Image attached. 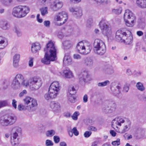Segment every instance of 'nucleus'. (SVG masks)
Segmentation results:
<instances>
[{
  "label": "nucleus",
  "mask_w": 146,
  "mask_h": 146,
  "mask_svg": "<svg viewBox=\"0 0 146 146\" xmlns=\"http://www.w3.org/2000/svg\"><path fill=\"white\" fill-rule=\"evenodd\" d=\"M42 84L41 79L38 76L31 77L28 82H26L23 76L21 74H18L13 80L11 86L15 89H18L22 86L26 87L29 86L31 90L35 91L39 89Z\"/></svg>",
  "instance_id": "obj_1"
},
{
  "label": "nucleus",
  "mask_w": 146,
  "mask_h": 146,
  "mask_svg": "<svg viewBox=\"0 0 146 146\" xmlns=\"http://www.w3.org/2000/svg\"><path fill=\"white\" fill-rule=\"evenodd\" d=\"M45 54L41 62L46 64H49L50 61H54L56 59V49L54 43L52 40L49 41L44 49Z\"/></svg>",
  "instance_id": "obj_2"
},
{
  "label": "nucleus",
  "mask_w": 146,
  "mask_h": 146,
  "mask_svg": "<svg viewBox=\"0 0 146 146\" xmlns=\"http://www.w3.org/2000/svg\"><path fill=\"white\" fill-rule=\"evenodd\" d=\"M24 105L19 104L18 106L17 109L20 111L26 110L29 111H35L38 108V103L36 100L31 98L27 97L24 99Z\"/></svg>",
  "instance_id": "obj_3"
},
{
  "label": "nucleus",
  "mask_w": 146,
  "mask_h": 146,
  "mask_svg": "<svg viewBox=\"0 0 146 146\" xmlns=\"http://www.w3.org/2000/svg\"><path fill=\"white\" fill-rule=\"evenodd\" d=\"M30 8L26 6L19 5L13 8L12 15L15 17L21 18L25 17L29 12Z\"/></svg>",
  "instance_id": "obj_4"
},
{
  "label": "nucleus",
  "mask_w": 146,
  "mask_h": 146,
  "mask_svg": "<svg viewBox=\"0 0 146 146\" xmlns=\"http://www.w3.org/2000/svg\"><path fill=\"white\" fill-rule=\"evenodd\" d=\"M116 107V104L113 102L107 101L102 106V110L106 113H110L114 112Z\"/></svg>",
  "instance_id": "obj_5"
},
{
  "label": "nucleus",
  "mask_w": 146,
  "mask_h": 146,
  "mask_svg": "<svg viewBox=\"0 0 146 146\" xmlns=\"http://www.w3.org/2000/svg\"><path fill=\"white\" fill-rule=\"evenodd\" d=\"M76 48L78 52L79 53L86 54L89 53L91 49V48L90 46L85 48L82 42H80L78 43L76 46Z\"/></svg>",
  "instance_id": "obj_6"
},
{
  "label": "nucleus",
  "mask_w": 146,
  "mask_h": 146,
  "mask_svg": "<svg viewBox=\"0 0 146 146\" xmlns=\"http://www.w3.org/2000/svg\"><path fill=\"white\" fill-rule=\"evenodd\" d=\"M100 28L103 34L107 36H109L111 33L110 28L106 23L100 21L99 24Z\"/></svg>",
  "instance_id": "obj_7"
},
{
  "label": "nucleus",
  "mask_w": 146,
  "mask_h": 146,
  "mask_svg": "<svg viewBox=\"0 0 146 146\" xmlns=\"http://www.w3.org/2000/svg\"><path fill=\"white\" fill-rule=\"evenodd\" d=\"M127 34L121 30H118L116 33L115 38L119 42H123L127 37Z\"/></svg>",
  "instance_id": "obj_8"
},
{
  "label": "nucleus",
  "mask_w": 146,
  "mask_h": 146,
  "mask_svg": "<svg viewBox=\"0 0 146 146\" xmlns=\"http://www.w3.org/2000/svg\"><path fill=\"white\" fill-rule=\"evenodd\" d=\"M60 89L59 84L57 81L53 82L50 86L49 88L50 91L56 94L57 95L58 94V92Z\"/></svg>",
  "instance_id": "obj_9"
},
{
  "label": "nucleus",
  "mask_w": 146,
  "mask_h": 146,
  "mask_svg": "<svg viewBox=\"0 0 146 146\" xmlns=\"http://www.w3.org/2000/svg\"><path fill=\"white\" fill-rule=\"evenodd\" d=\"M68 19L67 14L64 11H62L58 13L56 19L57 21H62V22L60 23V25L64 24Z\"/></svg>",
  "instance_id": "obj_10"
},
{
  "label": "nucleus",
  "mask_w": 146,
  "mask_h": 146,
  "mask_svg": "<svg viewBox=\"0 0 146 146\" xmlns=\"http://www.w3.org/2000/svg\"><path fill=\"white\" fill-rule=\"evenodd\" d=\"M89 77L87 72L84 71L79 76V82L80 83H85L89 80Z\"/></svg>",
  "instance_id": "obj_11"
},
{
  "label": "nucleus",
  "mask_w": 146,
  "mask_h": 146,
  "mask_svg": "<svg viewBox=\"0 0 146 146\" xmlns=\"http://www.w3.org/2000/svg\"><path fill=\"white\" fill-rule=\"evenodd\" d=\"M69 11L72 13L74 16L77 17H80L82 15V10L79 7H70L69 8Z\"/></svg>",
  "instance_id": "obj_12"
},
{
  "label": "nucleus",
  "mask_w": 146,
  "mask_h": 146,
  "mask_svg": "<svg viewBox=\"0 0 146 146\" xmlns=\"http://www.w3.org/2000/svg\"><path fill=\"white\" fill-rule=\"evenodd\" d=\"M63 5V3L59 0H55L51 6L53 11H57L60 9Z\"/></svg>",
  "instance_id": "obj_13"
},
{
  "label": "nucleus",
  "mask_w": 146,
  "mask_h": 146,
  "mask_svg": "<svg viewBox=\"0 0 146 146\" xmlns=\"http://www.w3.org/2000/svg\"><path fill=\"white\" fill-rule=\"evenodd\" d=\"M11 139H16L18 136V133H21V129L19 127L16 126L13 127L11 130Z\"/></svg>",
  "instance_id": "obj_14"
},
{
  "label": "nucleus",
  "mask_w": 146,
  "mask_h": 146,
  "mask_svg": "<svg viewBox=\"0 0 146 146\" xmlns=\"http://www.w3.org/2000/svg\"><path fill=\"white\" fill-rule=\"evenodd\" d=\"M105 46L106 45L104 43L102 40L98 39H96L94 40L93 44V50H94L96 49H98L101 47Z\"/></svg>",
  "instance_id": "obj_15"
},
{
  "label": "nucleus",
  "mask_w": 146,
  "mask_h": 146,
  "mask_svg": "<svg viewBox=\"0 0 146 146\" xmlns=\"http://www.w3.org/2000/svg\"><path fill=\"white\" fill-rule=\"evenodd\" d=\"M50 106L53 111L56 112H58L60 111V106L59 103L53 101L50 103Z\"/></svg>",
  "instance_id": "obj_16"
},
{
  "label": "nucleus",
  "mask_w": 146,
  "mask_h": 146,
  "mask_svg": "<svg viewBox=\"0 0 146 146\" xmlns=\"http://www.w3.org/2000/svg\"><path fill=\"white\" fill-rule=\"evenodd\" d=\"M124 19L127 18L128 20H131L132 17L134 18V20L136 21V17L134 14L129 10L127 9L125 10V13L124 15Z\"/></svg>",
  "instance_id": "obj_17"
},
{
  "label": "nucleus",
  "mask_w": 146,
  "mask_h": 146,
  "mask_svg": "<svg viewBox=\"0 0 146 146\" xmlns=\"http://www.w3.org/2000/svg\"><path fill=\"white\" fill-rule=\"evenodd\" d=\"M7 118L8 126L14 124L17 120V117L14 115H7Z\"/></svg>",
  "instance_id": "obj_18"
},
{
  "label": "nucleus",
  "mask_w": 146,
  "mask_h": 146,
  "mask_svg": "<svg viewBox=\"0 0 146 146\" xmlns=\"http://www.w3.org/2000/svg\"><path fill=\"white\" fill-rule=\"evenodd\" d=\"M144 131L141 128H138L136 131L135 136L137 139L141 138L144 135Z\"/></svg>",
  "instance_id": "obj_19"
},
{
  "label": "nucleus",
  "mask_w": 146,
  "mask_h": 146,
  "mask_svg": "<svg viewBox=\"0 0 146 146\" xmlns=\"http://www.w3.org/2000/svg\"><path fill=\"white\" fill-rule=\"evenodd\" d=\"M7 115L1 116L0 118V124L3 127L8 126L7 122Z\"/></svg>",
  "instance_id": "obj_20"
},
{
  "label": "nucleus",
  "mask_w": 146,
  "mask_h": 146,
  "mask_svg": "<svg viewBox=\"0 0 146 146\" xmlns=\"http://www.w3.org/2000/svg\"><path fill=\"white\" fill-rule=\"evenodd\" d=\"M84 64L88 67H92L94 65L93 60L91 58H87L84 60Z\"/></svg>",
  "instance_id": "obj_21"
},
{
  "label": "nucleus",
  "mask_w": 146,
  "mask_h": 146,
  "mask_svg": "<svg viewBox=\"0 0 146 146\" xmlns=\"http://www.w3.org/2000/svg\"><path fill=\"white\" fill-rule=\"evenodd\" d=\"M57 96L56 94L50 91L48 89V93L46 94L44 96V97L46 100H48L55 98Z\"/></svg>",
  "instance_id": "obj_22"
},
{
  "label": "nucleus",
  "mask_w": 146,
  "mask_h": 146,
  "mask_svg": "<svg viewBox=\"0 0 146 146\" xmlns=\"http://www.w3.org/2000/svg\"><path fill=\"white\" fill-rule=\"evenodd\" d=\"M106 46H104L101 47V48L94 50V53L97 54L102 55L105 53L106 52Z\"/></svg>",
  "instance_id": "obj_23"
},
{
  "label": "nucleus",
  "mask_w": 146,
  "mask_h": 146,
  "mask_svg": "<svg viewBox=\"0 0 146 146\" xmlns=\"http://www.w3.org/2000/svg\"><path fill=\"white\" fill-rule=\"evenodd\" d=\"M131 20H128L126 19H124L126 25L129 27H132L136 23V21L134 20V18L132 17Z\"/></svg>",
  "instance_id": "obj_24"
},
{
  "label": "nucleus",
  "mask_w": 146,
  "mask_h": 146,
  "mask_svg": "<svg viewBox=\"0 0 146 146\" xmlns=\"http://www.w3.org/2000/svg\"><path fill=\"white\" fill-rule=\"evenodd\" d=\"M20 58V55L19 54H15L13 57V65L15 68L18 66V63Z\"/></svg>",
  "instance_id": "obj_25"
},
{
  "label": "nucleus",
  "mask_w": 146,
  "mask_h": 146,
  "mask_svg": "<svg viewBox=\"0 0 146 146\" xmlns=\"http://www.w3.org/2000/svg\"><path fill=\"white\" fill-rule=\"evenodd\" d=\"M0 27L3 30H7L9 29V24L7 21H2L0 22Z\"/></svg>",
  "instance_id": "obj_26"
},
{
  "label": "nucleus",
  "mask_w": 146,
  "mask_h": 146,
  "mask_svg": "<svg viewBox=\"0 0 146 146\" xmlns=\"http://www.w3.org/2000/svg\"><path fill=\"white\" fill-rule=\"evenodd\" d=\"M72 60L69 54L66 53L63 59V63L66 64H69L71 62Z\"/></svg>",
  "instance_id": "obj_27"
},
{
  "label": "nucleus",
  "mask_w": 146,
  "mask_h": 146,
  "mask_svg": "<svg viewBox=\"0 0 146 146\" xmlns=\"http://www.w3.org/2000/svg\"><path fill=\"white\" fill-rule=\"evenodd\" d=\"M136 3L137 6L140 8H146V0H136Z\"/></svg>",
  "instance_id": "obj_28"
},
{
  "label": "nucleus",
  "mask_w": 146,
  "mask_h": 146,
  "mask_svg": "<svg viewBox=\"0 0 146 146\" xmlns=\"http://www.w3.org/2000/svg\"><path fill=\"white\" fill-rule=\"evenodd\" d=\"M63 73L65 77L66 78H71L74 76L72 72L69 69L64 70Z\"/></svg>",
  "instance_id": "obj_29"
},
{
  "label": "nucleus",
  "mask_w": 146,
  "mask_h": 146,
  "mask_svg": "<svg viewBox=\"0 0 146 146\" xmlns=\"http://www.w3.org/2000/svg\"><path fill=\"white\" fill-rule=\"evenodd\" d=\"M63 45L64 49L67 50L70 49L72 46V42L69 40H66L63 43Z\"/></svg>",
  "instance_id": "obj_30"
},
{
  "label": "nucleus",
  "mask_w": 146,
  "mask_h": 146,
  "mask_svg": "<svg viewBox=\"0 0 146 146\" xmlns=\"http://www.w3.org/2000/svg\"><path fill=\"white\" fill-rule=\"evenodd\" d=\"M40 46L38 43H36L32 44L31 46V51L33 53H36L38 50H40Z\"/></svg>",
  "instance_id": "obj_31"
},
{
  "label": "nucleus",
  "mask_w": 146,
  "mask_h": 146,
  "mask_svg": "<svg viewBox=\"0 0 146 146\" xmlns=\"http://www.w3.org/2000/svg\"><path fill=\"white\" fill-rule=\"evenodd\" d=\"M126 121L127 122V125L124 127L123 129L121 131V133H124L127 131L130 127L131 125L130 121L128 119H126Z\"/></svg>",
  "instance_id": "obj_32"
},
{
  "label": "nucleus",
  "mask_w": 146,
  "mask_h": 146,
  "mask_svg": "<svg viewBox=\"0 0 146 146\" xmlns=\"http://www.w3.org/2000/svg\"><path fill=\"white\" fill-rule=\"evenodd\" d=\"M124 39V40H123V42L126 43L127 44H130L132 42L133 37L132 36L130 35L128 36V35L127 34V37Z\"/></svg>",
  "instance_id": "obj_33"
},
{
  "label": "nucleus",
  "mask_w": 146,
  "mask_h": 146,
  "mask_svg": "<svg viewBox=\"0 0 146 146\" xmlns=\"http://www.w3.org/2000/svg\"><path fill=\"white\" fill-rule=\"evenodd\" d=\"M7 45V43L2 37L0 36V49L4 48Z\"/></svg>",
  "instance_id": "obj_34"
},
{
  "label": "nucleus",
  "mask_w": 146,
  "mask_h": 146,
  "mask_svg": "<svg viewBox=\"0 0 146 146\" xmlns=\"http://www.w3.org/2000/svg\"><path fill=\"white\" fill-rule=\"evenodd\" d=\"M136 86L137 89L141 91H143L145 90V88L143 84L141 82H137L136 84Z\"/></svg>",
  "instance_id": "obj_35"
},
{
  "label": "nucleus",
  "mask_w": 146,
  "mask_h": 146,
  "mask_svg": "<svg viewBox=\"0 0 146 146\" xmlns=\"http://www.w3.org/2000/svg\"><path fill=\"white\" fill-rule=\"evenodd\" d=\"M13 31L16 34L17 36L20 37L22 35V32L21 29L18 27L15 26L14 28Z\"/></svg>",
  "instance_id": "obj_36"
},
{
  "label": "nucleus",
  "mask_w": 146,
  "mask_h": 146,
  "mask_svg": "<svg viewBox=\"0 0 146 146\" xmlns=\"http://www.w3.org/2000/svg\"><path fill=\"white\" fill-rule=\"evenodd\" d=\"M116 89L114 90L113 87H111L110 88L111 90L113 92V94L115 95L119 94L120 92L119 89L120 88V87L117 86L116 87Z\"/></svg>",
  "instance_id": "obj_37"
},
{
  "label": "nucleus",
  "mask_w": 146,
  "mask_h": 146,
  "mask_svg": "<svg viewBox=\"0 0 146 146\" xmlns=\"http://www.w3.org/2000/svg\"><path fill=\"white\" fill-rule=\"evenodd\" d=\"M12 0H0L2 4L5 6H9L11 4Z\"/></svg>",
  "instance_id": "obj_38"
},
{
  "label": "nucleus",
  "mask_w": 146,
  "mask_h": 146,
  "mask_svg": "<svg viewBox=\"0 0 146 146\" xmlns=\"http://www.w3.org/2000/svg\"><path fill=\"white\" fill-rule=\"evenodd\" d=\"M110 83V81L106 80L103 82L98 83L97 85L99 87H103L109 84Z\"/></svg>",
  "instance_id": "obj_39"
},
{
  "label": "nucleus",
  "mask_w": 146,
  "mask_h": 146,
  "mask_svg": "<svg viewBox=\"0 0 146 146\" xmlns=\"http://www.w3.org/2000/svg\"><path fill=\"white\" fill-rule=\"evenodd\" d=\"M40 11L41 15L43 16L45 15L48 13V8L47 7L40 8Z\"/></svg>",
  "instance_id": "obj_40"
},
{
  "label": "nucleus",
  "mask_w": 146,
  "mask_h": 146,
  "mask_svg": "<svg viewBox=\"0 0 146 146\" xmlns=\"http://www.w3.org/2000/svg\"><path fill=\"white\" fill-rule=\"evenodd\" d=\"M69 95H74L76 93V91L74 87H69L68 88Z\"/></svg>",
  "instance_id": "obj_41"
},
{
  "label": "nucleus",
  "mask_w": 146,
  "mask_h": 146,
  "mask_svg": "<svg viewBox=\"0 0 146 146\" xmlns=\"http://www.w3.org/2000/svg\"><path fill=\"white\" fill-rule=\"evenodd\" d=\"M104 71L106 73L108 74H112L114 72L113 69L111 67L107 68Z\"/></svg>",
  "instance_id": "obj_42"
},
{
  "label": "nucleus",
  "mask_w": 146,
  "mask_h": 146,
  "mask_svg": "<svg viewBox=\"0 0 146 146\" xmlns=\"http://www.w3.org/2000/svg\"><path fill=\"white\" fill-rule=\"evenodd\" d=\"M55 134V132L54 130H50L47 131L46 135L47 137H52Z\"/></svg>",
  "instance_id": "obj_43"
},
{
  "label": "nucleus",
  "mask_w": 146,
  "mask_h": 146,
  "mask_svg": "<svg viewBox=\"0 0 146 146\" xmlns=\"http://www.w3.org/2000/svg\"><path fill=\"white\" fill-rule=\"evenodd\" d=\"M74 95H68V100L71 103H74L76 101V98Z\"/></svg>",
  "instance_id": "obj_44"
},
{
  "label": "nucleus",
  "mask_w": 146,
  "mask_h": 146,
  "mask_svg": "<svg viewBox=\"0 0 146 146\" xmlns=\"http://www.w3.org/2000/svg\"><path fill=\"white\" fill-rule=\"evenodd\" d=\"M79 113L78 111H75L73 113L72 115V116L71 117L72 119L74 120H76L78 119V116L79 115Z\"/></svg>",
  "instance_id": "obj_45"
},
{
  "label": "nucleus",
  "mask_w": 146,
  "mask_h": 146,
  "mask_svg": "<svg viewBox=\"0 0 146 146\" xmlns=\"http://www.w3.org/2000/svg\"><path fill=\"white\" fill-rule=\"evenodd\" d=\"M11 143L12 145L15 146L18 145L19 142L18 140V139H13V140H11Z\"/></svg>",
  "instance_id": "obj_46"
},
{
  "label": "nucleus",
  "mask_w": 146,
  "mask_h": 146,
  "mask_svg": "<svg viewBox=\"0 0 146 146\" xmlns=\"http://www.w3.org/2000/svg\"><path fill=\"white\" fill-rule=\"evenodd\" d=\"M121 8H119L118 9H114L112 10V12L113 13H115L116 14H120L122 11Z\"/></svg>",
  "instance_id": "obj_47"
},
{
  "label": "nucleus",
  "mask_w": 146,
  "mask_h": 146,
  "mask_svg": "<svg viewBox=\"0 0 146 146\" xmlns=\"http://www.w3.org/2000/svg\"><path fill=\"white\" fill-rule=\"evenodd\" d=\"M8 104L6 100L0 102V108L7 105Z\"/></svg>",
  "instance_id": "obj_48"
},
{
  "label": "nucleus",
  "mask_w": 146,
  "mask_h": 146,
  "mask_svg": "<svg viewBox=\"0 0 146 146\" xmlns=\"http://www.w3.org/2000/svg\"><path fill=\"white\" fill-rule=\"evenodd\" d=\"M120 139H118L116 141L112 142V144L113 145L118 146L120 144Z\"/></svg>",
  "instance_id": "obj_49"
},
{
  "label": "nucleus",
  "mask_w": 146,
  "mask_h": 146,
  "mask_svg": "<svg viewBox=\"0 0 146 146\" xmlns=\"http://www.w3.org/2000/svg\"><path fill=\"white\" fill-rule=\"evenodd\" d=\"M116 125H118L121 126V123L119 122H118L117 121H116L115 119H113V121H112V125H111V126L112 127H113V126L115 124Z\"/></svg>",
  "instance_id": "obj_50"
},
{
  "label": "nucleus",
  "mask_w": 146,
  "mask_h": 146,
  "mask_svg": "<svg viewBox=\"0 0 146 146\" xmlns=\"http://www.w3.org/2000/svg\"><path fill=\"white\" fill-rule=\"evenodd\" d=\"M72 133L75 136H78L79 135V132L77 130L76 127H74L72 130Z\"/></svg>",
  "instance_id": "obj_51"
},
{
  "label": "nucleus",
  "mask_w": 146,
  "mask_h": 146,
  "mask_svg": "<svg viewBox=\"0 0 146 146\" xmlns=\"http://www.w3.org/2000/svg\"><path fill=\"white\" fill-rule=\"evenodd\" d=\"M46 146H52L53 145V142L51 140L47 139L46 141Z\"/></svg>",
  "instance_id": "obj_52"
},
{
  "label": "nucleus",
  "mask_w": 146,
  "mask_h": 146,
  "mask_svg": "<svg viewBox=\"0 0 146 146\" xmlns=\"http://www.w3.org/2000/svg\"><path fill=\"white\" fill-rule=\"evenodd\" d=\"M92 134L91 132L90 131H86L84 134V135L85 137H88L90 136Z\"/></svg>",
  "instance_id": "obj_53"
},
{
  "label": "nucleus",
  "mask_w": 146,
  "mask_h": 146,
  "mask_svg": "<svg viewBox=\"0 0 146 146\" xmlns=\"http://www.w3.org/2000/svg\"><path fill=\"white\" fill-rule=\"evenodd\" d=\"M54 139L55 143H57L60 141V138L59 137L55 136L54 137Z\"/></svg>",
  "instance_id": "obj_54"
},
{
  "label": "nucleus",
  "mask_w": 146,
  "mask_h": 146,
  "mask_svg": "<svg viewBox=\"0 0 146 146\" xmlns=\"http://www.w3.org/2000/svg\"><path fill=\"white\" fill-rule=\"evenodd\" d=\"M44 25L47 27H49L50 25V21H44L43 23Z\"/></svg>",
  "instance_id": "obj_55"
},
{
  "label": "nucleus",
  "mask_w": 146,
  "mask_h": 146,
  "mask_svg": "<svg viewBox=\"0 0 146 146\" xmlns=\"http://www.w3.org/2000/svg\"><path fill=\"white\" fill-rule=\"evenodd\" d=\"M30 60L29 61V66L30 67H32L33 66V58L31 57L30 58Z\"/></svg>",
  "instance_id": "obj_56"
},
{
  "label": "nucleus",
  "mask_w": 146,
  "mask_h": 146,
  "mask_svg": "<svg viewBox=\"0 0 146 146\" xmlns=\"http://www.w3.org/2000/svg\"><path fill=\"white\" fill-rule=\"evenodd\" d=\"M17 101L15 99H13L12 100V105L13 107L15 109L17 108Z\"/></svg>",
  "instance_id": "obj_57"
},
{
  "label": "nucleus",
  "mask_w": 146,
  "mask_h": 146,
  "mask_svg": "<svg viewBox=\"0 0 146 146\" xmlns=\"http://www.w3.org/2000/svg\"><path fill=\"white\" fill-rule=\"evenodd\" d=\"M88 129L89 130L96 131L97 130L96 128L92 126H90L88 127Z\"/></svg>",
  "instance_id": "obj_58"
},
{
  "label": "nucleus",
  "mask_w": 146,
  "mask_h": 146,
  "mask_svg": "<svg viewBox=\"0 0 146 146\" xmlns=\"http://www.w3.org/2000/svg\"><path fill=\"white\" fill-rule=\"evenodd\" d=\"M129 89V86L127 85L124 86L123 88V90L126 92H127Z\"/></svg>",
  "instance_id": "obj_59"
},
{
  "label": "nucleus",
  "mask_w": 146,
  "mask_h": 146,
  "mask_svg": "<svg viewBox=\"0 0 146 146\" xmlns=\"http://www.w3.org/2000/svg\"><path fill=\"white\" fill-rule=\"evenodd\" d=\"M88 96L86 94L84 95L83 97V100L84 103H86L88 101Z\"/></svg>",
  "instance_id": "obj_60"
},
{
  "label": "nucleus",
  "mask_w": 146,
  "mask_h": 146,
  "mask_svg": "<svg viewBox=\"0 0 146 146\" xmlns=\"http://www.w3.org/2000/svg\"><path fill=\"white\" fill-rule=\"evenodd\" d=\"M64 116L67 118L70 117L71 116V114L69 112H66L64 113Z\"/></svg>",
  "instance_id": "obj_61"
},
{
  "label": "nucleus",
  "mask_w": 146,
  "mask_h": 146,
  "mask_svg": "<svg viewBox=\"0 0 146 146\" xmlns=\"http://www.w3.org/2000/svg\"><path fill=\"white\" fill-rule=\"evenodd\" d=\"M110 133L111 135L113 137H115L116 136V132L113 130H111L110 131Z\"/></svg>",
  "instance_id": "obj_62"
},
{
  "label": "nucleus",
  "mask_w": 146,
  "mask_h": 146,
  "mask_svg": "<svg viewBox=\"0 0 146 146\" xmlns=\"http://www.w3.org/2000/svg\"><path fill=\"white\" fill-rule=\"evenodd\" d=\"M74 58L75 59H79L80 58V56L79 54H74Z\"/></svg>",
  "instance_id": "obj_63"
},
{
  "label": "nucleus",
  "mask_w": 146,
  "mask_h": 146,
  "mask_svg": "<svg viewBox=\"0 0 146 146\" xmlns=\"http://www.w3.org/2000/svg\"><path fill=\"white\" fill-rule=\"evenodd\" d=\"M126 73L127 75H130L132 74V72L130 69H128L126 70Z\"/></svg>",
  "instance_id": "obj_64"
}]
</instances>
